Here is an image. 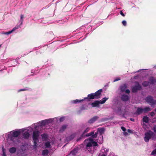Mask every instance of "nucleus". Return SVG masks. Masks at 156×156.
<instances>
[{"instance_id":"1","label":"nucleus","mask_w":156,"mask_h":156,"mask_svg":"<svg viewBox=\"0 0 156 156\" xmlns=\"http://www.w3.org/2000/svg\"><path fill=\"white\" fill-rule=\"evenodd\" d=\"M102 91V89H100L94 93H92L88 94L87 97L83 99L80 100L76 99L74 100L73 103L74 104H76L81 102L84 101H87L88 102L91 99H98L100 98V95Z\"/></svg>"},{"instance_id":"2","label":"nucleus","mask_w":156,"mask_h":156,"mask_svg":"<svg viewBox=\"0 0 156 156\" xmlns=\"http://www.w3.org/2000/svg\"><path fill=\"white\" fill-rule=\"evenodd\" d=\"M151 138L153 140H156V135L152 131L149 130L145 134L144 140L146 142H148Z\"/></svg>"},{"instance_id":"3","label":"nucleus","mask_w":156,"mask_h":156,"mask_svg":"<svg viewBox=\"0 0 156 156\" xmlns=\"http://www.w3.org/2000/svg\"><path fill=\"white\" fill-rule=\"evenodd\" d=\"M145 100L151 107L156 105V100L154 99L153 97L151 96H147Z\"/></svg>"},{"instance_id":"4","label":"nucleus","mask_w":156,"mask_h":156,"mask_svg":"<svg viewBox=\"0 0 156 156\" xmlns=\"http://www.w3.org/2000/svg\"><path fill=\"white\" fill-rule=\"evenodd\" d=\"M141 89V87L139 83H138L137 85H135L132 88V91L133 92H136L138 90H140Z\"/></svg>"},{"instance_id":"5","label":"nucleus","mask_w":156,"mask_h":156,"mask_svg":"<svg viewBox=\"0 0 156 156\" xmlns=\"http://www.w3.org/2000/svg\"><path fill=\"white\" fill-rule=\"evenodd\" d=\"M39 132L38 131H35L33 132V140H38L39 135Z\"/></svg>"},{"instance_id":"6","label":"nucleus","mask_w":156,"mask_h":156,"mask_svg":"<svg viewBox=\"0 0 156 156\" xmlns=\"http://www.w3.org/2000/svg\"><path fill=\"white\" fill-rule=\"evenodd\" d=\"M99 118L98 116H95L90 119L88 121V122L90 124H92L97 121Z\"/></svg>"},{"instance_id":"7","label":"nucleus","mask_w":156,"mask_h":156,"mask_svg":"<svg viewBox=\"0 0 156 156\" xmlns=\"http://www.w3.org/2000/svg\"><path fill=\"white\" fill-rule=\"evenodd\" d=\"M20 133V132L19 131H14L11 137V140H12L13 137H18Z\"/></svg>"},{"instance_id":"8","label":"nucleus","mask_w":156,"mask_h":156,"mask_svg":"<svg viewBox=\"0 0 156 156\" xmlns=\"http://www.w3.org/2000/svg\"><path fill=\"white\" fill-rule=\"evenodd\" d=\"M149 80L150 84L154 85L156 83V79L153 76L150 77Z\"/></svg>"},{"instance_id":"9","label":"nucleus","mask_w":156,"mask_h":156,"mask_svg":"<svg viewBox=\"0 0 156 156\" xmlns=\"http://www.w3.org/2000/svg\"><path fill=\"white\" fill-rule=\"evenodd\" d=\"M129 98L128 95L125 94L122 95L121 98V100L124 101H128Z\"/></svg>"},{"instance_id":"10","label":"nucleus","mask_w":156,"mask_h":156,"mask_svg":"<svg viewBox=\"0 0 156 156\" xmlns=\"http://www.w3.org/2000/svg\"><path fill=\"white\" fill-rule=\"evenodd\" d=\"M100 104L99 101H95L91 103V105L92 107H98L99 105Z\"/></svg>"},{"instance_id":"11","label":"nucleus","mask_w":156,"mask_h":156,"mask_svg":"<svg viewBox=\"0 0 156 156\" xmlns=\"http://www.w3.org/2000/svg\"><path fill=\"white\" fill-rule=\"evenodd\" d=\"M143 112H144L143 108L138 107L137 108V110L136 112V114L137 115H138L141 114Z\"/></svg>"},{"instance_id":"12","label":"nucleus","mask_w":156,"mask_h":156,"mask_svg":"<svg viewBox=\"0 0 156 156\" xmlns=\"http://www.w3.org/2000/svg\"><path fill=\"white\" fill-rule=\"evenodd\" d=\"M127 87L126 85V84H124L120 86V89L122 92H123L125 91Z\"/></svg>"},{"instance_id":"13","label":"nucleus","mask_w":156,"mask_h":156,"mask_svg":"<svg viewBox=\"0 0 156 156\" xmlns=\"http://www.w3.org/2000/svg\"><path fill=\"white\" fill-rule=\"evenodd\" d=\"M105 131V129L104 128H99L98 129L97 131L99 132L100 135H102L104 133Z\"/></svg>"},{"instance_id":"14","label":"nucleus","mask_w":156,"mask_h":156,"mask_svg":"<svg viewBox=\"0 0 156 156\" xmlns=\"http://www.w3.org/2000/svg\"><path fill=\"white\" fill-rule=\"evenodd\" d=\"M150 82L149 81H144L142 83V86L145 87H147L150 85Z\"/></svg>"},{"instance_id":"15","label":"nucleus","mask_w":156,"mask_h":156,"mask_svg":"<svg viewBox=\"0 0 156 156\" xmlns=\"http://www.w3.org/2000/svg\"><path fill=\"white\" fill-rule=\"evenodd\" d=\"M67 126V125H63L60 128L59 132H63L66 128Z\"/></svg>"},{"instance_id":"16","label":"nucleus","mask_w":156,"mask_h":156,"mask_svg":"<svg viewBox=\"0 0 156 156\" xmlns=\"http://www.w3.org/2000/svg\"><path fill=\"white\" fill-rule=\"evenodd\" d=\"M29 133L27 132H25L23 134V136L25 139H27L29 137Z\"/></svg>"},{"instance_id":"17","label":"nucleus","mask_w":156,"mask_h":156,"mask_svg":"<svg viewBox=\"0 0 156 156\" xmlns=\"http://www.w3.org/2000/svg\"><path fill=\"white\" fill-rule=\"evenodd\" d=\"M48 123V120H43L41 122V124L42 126H45Z\"/></svg>"},{"instance_id":"18","label":"nucleus","mask_w":156,"mask_h":156,"mask_svg":"<svg viewBox=\"0 0 156 156\" xmlns=\"http://www.w3.org/2000/svg\"><path fill=\"white\" fill-rule=\"evenodd\" d=\"M9 151L10 153H13L16 152V148L15 147H11L9 148Z\"/></svg>"},{"instance_id":"19","label":"nucleus","mask_w":156,"mask_h":156,"mask_svg":"<svg viewBox=\"0 0 156 156\" xmlns=\"http://www.w3.org/2000/svg\"><path fill=\"white\" fill-rule=\"evenodd\" d=\"M143 111L144 113H146L151 111V108L149 107H146L143 108Z\"/></svg>"},{"instance_id":"20","label":"nucleus","mask_w":156,"mask_h":156,"mask_svg":"<svg viewBox=\"0 0 156 156\" xmlns=\"http://www.w3.org/2000/svg\"><path fill=\"white\" fill-rule=\"evenodd\" d=\"M143 121L144 122L147 123L149 122V118L147 116H144L143 119Z\"/></svg>"},{"instance_id":"21","label":"nucleus","mask_w":156,"mask_h":156,"mask_svg":"<svg viewBox=\"0 0 156 156\" xmlns=\"http://www.w3.org/2000/svg\"><path fill=\"white\" fill-rule=\"evenodd\" d=\"M108 98H107L105 97V98H103L102 99V100L101 101H100V102L101 104H103L104 103H105V102L106 101L108 100Z\"/></svg>"},{"instance_id":"22","label":"nucleus","mask_w":156,"mask_h":156,"mask_svg":"<svg viewBox=\"0 0 156 156\" xmlns=\"http://www.w3.org/2000/svg\"><path fill=\"white\" fill-rule=\"evenodd\" d=\"M42 138L44 140H46L48 138V135L45 133H43L41 135Z\"/></svg>"},{"instance_id":"23","label":"nucleus","mask_w":156,"mask_h":156,"mask_svg":"<svg viewBox=\"0 0 156 156\" xmlns=\"http://www.w3.org/2000/svg\"><path fill=\"white\" fill-rule=\"evenodd\" d=\"M90 129V128L89 127L87 128L84 131L82 134L81 135V137H83L84 136V134L85 133L87 132Z\"/></svg>"},{"instance_id":"24","label":"nucleus","mask_w":156,"mask_h":156,"mask_svg":"<svg viewBox=\"0 0 156 156\" xmlns=\"http://www.w3.org/2000/svg\"><path fill=\"white\" fill-rule=\"evenodd\" d=\"M49 153L48 150L47 149L44 150L43 151L42 154L43 155H47Z\"/></svg>"},{"instance_id":"25","label":"nucleus","mask_w":156,"mask_h":156,"mask_svg":"<svg viewBox=\"0 0 156 156\" xmlns=\"http://www.w3.org/2000/svg\"><path fill=\"white\" fill-rule=\"evenodd\" d=\"M50 142L49 141H48L46 142L45 144V146L46 147L49 148L51 147Z\"/></svg>"},{"instance_id":"26","label":"nucleus","mask_w":156,"mask_h":156,"mask_svg":"<svg viewBox=\"0 0 156 156\" xmlns=\"http://www.w3.org/2000/svg\"><path fill=\"white\" fill-rule=\"evenodd\" d=\"M77 153V151L76 149H74L70 152V154L73 155H75Z\"/></svg>"},{"instance_id":"27","label":"nucleus","mask_w":156,"mask_h":156,"mask_svg":"<svg viewBox=\"0 0 156 156\" xmlns=\"http://www.w3.org/2000/svg\"><path fill=\"white\" fill-rule=\"evenodd\" d=\"M30 88L28 87H26L24 89H20L18 90V92H19L22 91H28L29 90Z\"/></svg>"},{"instance_id":"28","label":"nucleus","mask_w":156,"mask_h":156,"mask_svg":"<svg viewBox=\"0 0 156 156\" xmlns=\"http://www.w3.org/2000/svg\"><path fill=\"white\" fill-rule=\"evenodd\" d=\"M90 139V141H91V142L92 143V144L93 145V146H96L98 145V144H97V143L96 142L93 141V140L92 139Z\"/></svg>"},{"instance_id":"29","label":"nucleus","mask_w":156,"mask_h":156,"mask_svg":"<svg viewBox=\"0 0 156 156\" xmlns=\"http://www.w3.org/2000/svg\"><path fill=\"white\" fill-rule=\"evenodd\" d=\"M98 133V131H97V132H96L94 134H93L92 136H91V137L92 138H96L97 137Z\"/></svg>"},{"instance_id":"30","label":"nucleus","mask_w":156,"mask_h":156,"mask_svg":"<svg viewBox=\"0 0 156 156\" xmlns=\"http://www.w3.org/2000/svg\"><path fill=\"white\" fill-rule=\"evenodd\" d=\"M94 133V131H91V132L89 133H88L86 135V136H92L93 134Z\"/></svg>"},{"instance_id":"31","label":"nucleus","mask_w":156,"mask_h":156,"mask_svg":"<svg viewBox=\"0 0 156 156\" xmlns=\"http://www.w3.org/2000/svg\"><path fill=\"white\" fill-rule=\"evenodd\" d=\"M24 18V16L23 14H21L20 21L21 22V24L22 23L23 21V18Z\"/></svg>"},{"instance_id":"32","label":"nucleus","mask_w":156,"mask_h":156,"mask_svg":"<svg viewBox=\"0 0 156 156\" xmlns=\"http://www.w3.org/2000/svg\"><path fill=\"white\" fill-rule=\"evenodd\" d=\"M11 32L10 31H8V32H2V34H5V35H8L11 34Z\"/></svg>"},{"instance_id":"33","label":"nucleus","mask_w":156,"mask_h":156,"mask_svg":"<svg viewBox=\"0 0 156 156\" xmlns=\"http://www.w3.org/2000/svg\"><path fill=\"white\" fill-rule=\"evenodd\" d=\"M92 143H91L90 142H89L87 144L86 147H90L92 146Z\"/></svg>"},{"instance_id":"34","label":"nucleus","mask_w":156,"mask_h":156,"mask_svg":"<svg viewBox=\"0 0 156 156\" xmlns=\"http://www.w3.org/2000/svg\"><path fill=\"white\" fill-rule=\"evenodd\" d=\"M34 140V146H37V141L38 140Z\"/></svg>"},{"instance_id":"35","label":"nucleus","mask_w":156,"mask_h":156,"mask_svg":"<svg viewBox=\"0 0 156 156\" xmlns=\"http://www.w3.org/2000/svg\"><path fill=\"white\" fill-rule=\"evenodd\" d=\"M18 27H14L11 31H10V32H11V33H12L13 31H14L15 30L18 29Z\"/></svg>"},{"instance_id":"36","label":"nucleus","mask_w":156,"mask_h":156,"mask_svg":"<svg viewBox=\"0 0 156 156\" xmlns=\"http://www.w3.org/2000/svg\"><path fill=\"white\" fill-rule=\"evenodd\" d=\"M151 154H156V149L154 150L151 152Z\"/></svg>"},{"instance_id":"37","label":"nucleus","mask_w":156,"mask_h":156,"mask_svg":"<svg viewBox=\"0 0 156 156\" xmlns=\"http://www.w3.org/2000/svg\"><path fill=\"white\" fill-rule=\"evenodd\" d=\"M107 154L104 153H100L98 156H106Z\"/></svg>"},{"instance_id":"38","label":"nucleus","mask_w":156,"mask_h":156,"mask_svg":"<svg viewBox=\"0 0 156 156\" xmlns=\"http://www.w3.org/2000/svg\"><path fill=\"white\" fill-rule=\"evenodd\" d=\"M122 23L123 25L124 26H126V21L123 20V21H122Z\"/></svg>"},{"instance_id":"39","label":"nucleus","mask_w":156,"mask_h":156,"mask_svg":"<svg viewBox=\"0 0 156 156\" xmlns=\"http://www.w3.org/2000/svg\"><path fill=\"white\" fill-rule=\"evenodd\" d=\"M150 115L151 117H153L155 115V113L154 112H152L150 113Z\"/></svg>"},{"instance_id":"40","label":"nucleus","mask_w":156,"mask_h":156,"mask_svg":"<svg viewBox=\"0 0 156 156\" xmlns=\"http://www.w3.org/2000/svg\"><path fill=\"white\" fill-rule=\"evenodd\" d=\"M120 14L123 16L124 17L125 16V15L123 13L122 11L121 10L120 11Z\"/></svg>"},{"instance_id":"41","label":"nucleus","mask_w":156,"mask_h":156,"mask_svg":"<svg viewBox=\"0 0 156 156\" xmlns=\"http://www.w3.org/2000/svg\"><path fill=\"white\" fill-rule=\"evenodd\" d=\"M121 129H122V130L124 132L126 131V129L123 126H122L121 127Z\"/></svg>"},{"instance_id":"42","label":"nucleus","mask_w":156,"mask_h":156,"mask_svg":"<svg viewBox=\"0 0 156 156\" xmlns=\"http://www.w3.org/2000/svg\"><path fill=\"white\" fill-rule=\"evenodd\" d=\"M153 130L154 132L156 133V125L154 126L153 128Z\"/></svg>"},{"instance_id":"43","label":"nucleus","mask_w":156,"mask_h":156,"mask_svg":"<svg viewBox=\"0 0 156 156\" xmlns=\"http://www.w3.org/2000/svg\"><path fill=\"white\" fill-rule=\"evenodd\" d=\"M64 120V118L63 117H62L60 118L59 120L60 122H62Z\"/></svg>"},{"instance_id":"44","label":"nucleus","mask_w":156,"mask_h":156,"mask_svg":"<svg viewBox=\"0 0 156 156\" xmlns=\"http://www.w3.org/2000/svg\"><path fill=\"white\" fill-rule=\"evenodd\" d=\"M125 92L129 94L130 93V90L129 89H127L126 90H125Z\"/></svg>"},{"instance_id":"45","label":"nucleus","mask_w":156,"mask_h":156,"mask_svg":"<svg viewBox=\"0 0 156 156\" xmlns=\"http://www.w3.org/2000/svg\"><path fill=\"white\" fill-rule=\"evenodd\" d=\"M120 80V79L119 78H117L114 80V82H116V81H118V80Z\"/></svg>"},{"instance_id":"46","label":"nucleus","mask_w":156,"mask_h":156,"mask_svg":"<svg viewBox=\"0 0 156 156\" xmlns=\"http://www.w3.org/2000/svg\"><path fill=\"white\" fill-rule=\"evenodd\" d=\"M127 131L129 133H132V131L129 129H128L127 130Z\"/></svg>"},{"instance_id":"47","label":"nucleus","mask_w":156,"mask_h":156,"mask_svg":"<svg viewBox=\"0 0 156 156\" xmlns=\"http://www.w3.org/2000/svg\"><path fill=\"white\" fill-rule=\"evenodd\" d=\"M70 138L71 139H72L74 138V137L73 136V135H72L70 136Z\"/></svg>"},{"instance_id":"48","label":"nucleus","mask_w":156,"mask_h":156,"mask_svg":"<svg viewBox=\"0 0 156 156\" xmlns=\"http://www.w3.org/2000/svg\"><path fill=\"white\" fill-rule=\"evenodd\" d=\"M130 120L131 121H134V119H132V118H131V119H130Z\"/></svg>"},{"instance_id":"49","label":"nucleus","mask_w":156,"mask_h":156,"mask_svg":"<svg viewBox=\"0 0 156 156\" xmlns=\"http://www.w3.org/2000/svg\"><path fill=\"white\" fill-rule=\"evenodd\" d=\"M6 156L5 154V153L4 152L3 153V156Z\"/></svg>"},{"instance_id":"50","label":"nucleus","mask_w":156,"mask_h":156,"mask_svg":"<svg viewBox=\"0 0 156 156\" xmlns=\"http://www.w3.org/2000/svg\"><path fill=\"white\" fill-rule=\"evenodd\" d=\"M79 140H80V139L79 138V139H78L77 140V141H79Z\"/></svg>"},{"instance_id":"51","label":"nucleus","mask_w":156,"mask_h":156,"mask_svg":"<svg viewBox=\"0 0 156 156\" xmlns=\"http://www.w3.org/2000/svg\"><path fill=\"white\" fill-rule=\"evenodd\" d=\"M156 112V108L154 110Z\"/></svg>"},{"instance_id":"52","label":"nucleus","mask_w":156,"mask_h":156,"mask_svg":"<svg viewBox=\"0 0 156 156\" xmlns=\"http://www.w3.org/2000/svg\"><path fill=\"white\" fill-rule=\"evenodd\" d=\"M124 133H125V134H127V132H125Z\"/></svg>"},{"instance_id":"53","label":"nucleus","mask_w":156,"mask_h":156,"mask_svg":"<svg viewBox=\"0 0 156 156\" xmlns=\"http://www.w3.org/2000/svg\"><path fill=\"white\" fill-rule=\"evenodd\" d=\"M155 69H156V67H155Z\"/></svg>"}]
</instances>
